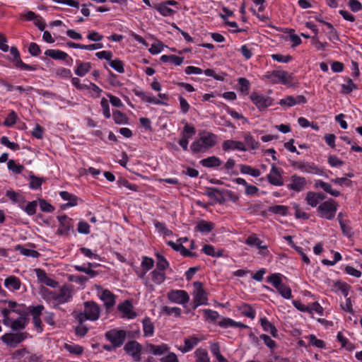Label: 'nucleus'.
Here are the masks:
<instances>
[{
	"label": "nucleus",
	"mask_w": 362,
	"mask_h": 362,
	"mask_svg": "<svg viewBox=\"0 0 362 362\" xmlns=\"http://www.w3.org/2000/svg\"><path fill=\"white\" fill-rule=\"evenodd\" d=\"M100 298L104 302L107 310H109L115 304V296L109 290H103Z\"/></svg>",
	"instance_id": "19"
},
{
	"label": "nucleus",
	"mask_w": 362,
	"mask_h": 362,
	"mask_svg": "<svg viewBox=\"0 0 362 362\" xmlns=\"http://www.w3.org/2000/svg\"><path fill=\"white\" fill-rule=\"evenodd\" d=\"M28 322V319L25 316H20L16 320H14L11 325V329L13 331H17L20 329H23L25 327L27 323Z\"/></svg>",
	"instance_id": "29"
},
{
	"label": "nucleus",
	"mask_w": 362,
	"mask_h": 362,
	"mask_svg": "<svg viewBox=\"0 0 362 362\" xmlns=\"http://www.w3.org/2000/svg\"><path fill=\"white\" fill-rule=\"evenodd\" d=\"M100 314L99 305L94 301L84 303V311L76 314V318L79 324H83L86 320L95 321Z\"/></svg>",
	"instance_id": "1"
},
{
	"label": "nucleus",
	"mask_w": 362,
	"mask_h": 362,
	"mask_svg": "<svg viewBox=\"0 0 362 362\" xmlns=\"http://www.w3.org/2000/svg\"><path fill=\"white\" fill-rule=\"evenodd\" d=\"M156 257L158 260L156 264L157 269L160 271L165 270L169 266L168 262L160 254H156Z\"/></svg>",
	"instance_id": "49"
},
{
	"label": "nucleus",
	"mask_w": 362,
	"mask_h": 362,
	"mask_svg": "<svg viewBox=\"0 0 362 362\" xmlns=\"http://www.w3.org/2000/svg\"><path fill=\"white\" fill-rule=\"evenodd\" d=\"M262 241L259 238L256 237L255 235L248 236L245 241V243L250 246H255L258 249L267 250L268 246L266 245H262Z\"/></svg>",
	"instance_id": "31"
},
{
	"label": "nucleus",
	"mask_w": 362,
	"mask_h": 362,
	"mask_svg": "<svg viewBox=\"0 0 362 362\" xmlns=\"http://www.w3.org/2000/svg\"><path fill=\"white\" fill-rule=\"evenodd\" d=\"M100 105L103 108V113L104 116L106 118H110L111 115H110L108 101L105 98H103L101 100V102H100Z\"/></svg>",
	"instance_id": "59"
},
{
	"label": "nucleus",
	"mask_w": 362,
	"mask_h": 362,
	"mask_svg": "<svg viewBox=\"0 0 362 362\" xmlns=\"http://www.w3.org/2000/svg\"><path fill=\"white\" fill-rule=\"evenodd\" d=\"M200 163L206 168H214L220 166L221 161L218 157L213 156L201 160Z\"/></svg>",
	"instance_id": "25"
},
{
	"label": "nucleus",
	"mask_w": 362,
	"mask_h": 362,
	"mask_svg": "<svg viewBox=\"0 0 362 362\" xmlns=\"http://www.w3.org/2000/svg\"><path fill=\"white\" fill-rule=\"evenodd\" d=\"M291 182L288 185V188L296 192L303 190L307 183L305 177L296 175L291 176Z\"/></svg>",
	"instance_id": "15"
},
{
	"label": "nucleus",
	"mask_w": 362,
	"mask_h": 362,
	"mask_svg": "<svg viewBox=\"0 0 362 362\" xmlns=\"http://www.w3.org/2000/svg\"><path fill=\"white\" fill-rule=\"evenodd\" d=\"M315 188H322L325 192L330 194L331 195L337 197L340 195V192L337 190L333 189L330 184L323 182L322 180H316L315 182Z\"/></svg>",
	"instance_id": "22"
},
{
	"label": "nucleus",
	"mask_w": 362,
	"mask_h": 362,
	"mask_svg": "<svg viewBox=\"0 0 362 362\" xmlns=\"http://www.w3.org/2000/svg\"><path fill=\"white\" fill-rule=\"evenodd\" d=\"M123 349L126 354L130 356L134 361L139 362L141 360L143 346L137 341H129L124 344Z\"/></svg>",
	"instance_id": "5"
},
{
	"label": "nucleus",
	"mask_w": 362,
	"mask_h": 362,
	"mask_svg": "<svg viewBox=\"0 0 362 362\" xmlns=\"http://www.w3.org/2000/svg\"><path fill=\"white\" fill-rule=\"evenodd\" d=\"M291 165L294 168H297L300 169V170L305 172V173H318L320 170V169L315 165L313 163H303V162H299V161H292Z\"/></svg>",
	"instance_id": "17"
},
{
	"label": "nucleus",
	"mask_w": 362,
	"mask_h": 362,
	"mask_svg": "<svg viewBox=\"0 0 362 362\" xmlns=\"http://www.w3.org/2000/svg\"><path fill=\"white\" fill-rule=\"evenodd\" d=\"M214 227L215 225L214 223L201 220L197 223L195 229L201 233H210L214 230Z\"/></svg>",
	"instance_id": "24"
},
{
	"label": "nucleus",
	"mask_w": 362,
	"mask_h": 362,
	"mask_svg": "<svg viewBox=\"0 0 362 362\" xmlns=\"http://www.w3.org/2000/svg\"><path fill=\"white\" fill-rule=\"evenodd\" d=\"M310 344L313 346H315L318 348H324L325 347V343L324 341L321 339H318L314 334H310L309 336Z\"/></svg>",
	"instance_id": "57"
},
{
	"label": "nucleus",
	"mask_w": 362,
	"mask_h": 362,
	"mask_svg": "<svg viewBox=\"0 0 362 362\" xmlns=\"http://www.w3.org/2000/svg\"><path fill=\"white\" fill-rule=\"evenodd\" d=\"M30 187L32 188V189H38L40 187L42 182H43V179L42 178H40L38 177H36L35 175H30Z\"/></svg>",
	"instance_id": "52"
},
{
	"label": "nucleus",
	"mask_w": 362,
	"mask_h": 362,
	"mask_svg": "<svg viewBox=\"0 0 362 362\" xmlns=\"http://www.w3.org/2000/svg\"><path fill=\"white\" fill-rule=\"evenodd\" d=\"M196 362H210L207 351L204 349H197L195 351Z\"/></svg>",
	"instance_id": "40"
},
{
	"label": "nucleus",
	"mask_w": 362,
	"mask_h": 362,
	"mask_svg": "<svg viewBox=\"0 0 362 362\" xmlns=\"http://www.w3.org/2000/svg\"><path fill=\"white\" fill-rule=\"evenodd\" d=\"M305 201L307 204L312 207H315L319 203V201L315 196V192H308L306 194Z\"/></svg>",
	"instance_id": "47"
},
{
	"label": "nucleus",
	"mask_w": 362,
	"mask_h": 362,
	"mask_svg": "<svg viewBox=\"0 0 362 362\" xmlns=\"http://www.w3.org/2000/svg\"><path fill=\"white\" fill-rule=\"evenodd\" d=\"M133 305L129 300H125L118 305V310L122 312L125 317L129 319L134 318L136 316V313L132 311Z\"/></svg>",
	"instance_id": "20"
},
{
	"label": "nucleus",
	"mask_w": 362,
	"mask_h": 362,
	"mask_svg": "<svg viewBox=\"0 0 362 362\" xmlns=\"http://www.w3.org/2000/svg\"><path fill=\"white\" fill-rule=\"evenodd\" d=\"M260 323L265 332H269L273 337H276L278 335V331L275 326L268 321L266 318H261Z\"/></svg>",
	"instance_id": "26"
},
{
	"label": "nucleus",
	"mask_w": 362,
	"mask_h": 362,
	"mask_svg": "<svg viewBox=\"0 0 362 362\" xmlns=\"http://www.w3.org/2000/svg\"><path fill=\"white\" fill-rule=\"evenodd\" d=\"M195 291L193 301V309H196L200 305L207 304V297L205 291L203 289L202 284L199 281L193 283Z\"/></svg>",
	"instance_id": "9"
},
{
	"label": "nucleus",
	"mask_w": 362,
	"mask_h": 362,
	"mask_svg": "<svg viewBox=\"0 0 362 362\" xmlns=\"http://www.w3.org/2000/svg\"><path fill=\"white\" fill-rule=\"evenodd\" d=\"M110 66L117 71L118 73L122 74L124 72V64L120 59L111 60L109 62Z\"/></svg>",
	"instance_id": "50"
},
{
	"label": "nucleus",
	"mask_w": 362,
	"mask_h": 362,
	"mask_svg": "<svg viewBox=\"0 0 362 362\" xmlns=\"http://www.w3.org/2000/svg\"><path fill=\"white\" fill-rule=\"evenodd\" d=\"M10 52L13 57V62L15 63V66L16 67L30 71L36 69L35 66L25 64L22 62L20 57V53L16 47H11L10 49Z\"/></svg>",
	"instance_id": "14"
},
{
	"label": "nucleus",
	"mask_w": 362,
	"mask_h": 362,
	"mask_svg": "<svg viewBox=\"0 0 362 362\" xmlns=\"http://www.w3.org/2000/svg\"><path fill=\"white\" fill-rule=\"evenodd\" d=\"M112 117L115 122L117 124H123L128 122L127 116L119 110L113 111Z\"/></svg>",
	"instance_id": "41"
},
{
	"label": "nucleus",
	"mask_w": 362,
	"mask_h": 362,
	"mask_svg": "<svg viewBox=\"0 0 362 362\" xmlns=\"http://www.w3.org/2000/svg\"><path fill=\"white\" fill-rule=\"evenodd\" d=\"M6 196L13 202L16 203L23 201V197L13 190H8L6 192Z\"/></svg>",
	"instance_id": "61"
},
{
	"label": "nucleus",
	"mask_w": 362,
	"mask_h": 362,
	"mask_svg": "<svg viewBox=\"0 0 362 362\" xmlns=\"http://www.w3.org/2000/svg\"><path fill=\"white\" fill-rule=\"evenodd\" d=\"M1 313L4 316V319H3L4 325H5L6 326L10 327L11 328V325H12V322H13V320L9 317L10 310L4 308L1 310Z\"/></svg>",
	"instance_id": "58"
},
{
	"label": "nucleus",
	"mask_w": 362,
	"mask_h": 362,
	"mask_svg": "<svg viewBox=\"0 0 362 362\" xmlns=\"http://www.w3.org/2000/svg\"><path fill=\"white\" fill-rule=\"evenodd\" d=\"M281 173V170L277 168L275 164H273L272 165L271 172L267 177L268 182L272 185L282 186L284 185V181Z\"/></svg>",
	"instance_id": "12"
},
{
	"label": "nucleus",
	"mask_w": 362,
	"mask_h": 362,
	"mask_svg": "<svg viewBox=\"0 0 362 362\" xmlns=\"http://www.w3.org/2000/svg\"><path fill=\"white\" fill-rule=\"evenodd\" d=\"M342 93L345 94L350 93L353 90L356 89V85L353 82L351 78L347 81V84H342Z\"/></svg>",
	"instance_id": "53"
},
{
	"label": "nucleus",
	"mask_w": 362,
	"mask_h": 362,
	"mask_svg": "<svg viewBox=\"0 0 362 362\" xmlns=\"http://www.w3.org/2000/svg\"><path fill=\"white\" fill-rule=\"evenodd\" d=\"M239 310L243 315L249 318L254 319L255 317V310L248 304H243L239 307Z\"/></svg>",
	"instance_id": "39"
},
{
	"label": "nucleus",
	"mask_w": 362,
	"mask_h": 362,
	"mask_svg": "<svg viewBox=\"0 0 362 362\" xmlns=\"http://www.w3.org/2000/svg\"><path fill=\"white\" fill-rule=\"evenodd\" d=\"M267 281L274 286L283 298L286 299H290L292 298L291 288L282 283L279 274H273L270 275L267 278Z\"/></svg>",
	"instance_id": "3"
},
{
	"label": "nucleus",
	"mask_w": 362,
	"mask_h": 362,
	"mask_svg": "<svg viewBox=\"0 0 362 362\" xmlns=\"http://www.w3.org/2000/svg\"><path fill=\"white\" fill-rule=\"evenodd\" d=\"M153 7L163 16H171L176 13L175 11L169 8L168 6L165 5L163 2L156 4Z\"/></svg>",
	"instance_id": "34"
},
{
	"label": "nucleus",
	"mask_w": 362,
	"mask_h": 362,
	"mask_svg": "<svg viewBox=\"0 0 362 362\" xmlns=\"http://www.w3.org/2000/svg\"><path fill=\"white\" fill-rule=\"evenodd\" d=\"M134 93L136 95L139 96L142 100L148 102V103H153L155 104H165V103L162 102L161 100H157L155 98L151 97L147 95L144 92L139 90L134 89Z\"/></svg>",
	"instance_id": "32"
},
{
	"label": "nucleus",
	"mask_w": 362,
	"mask_h": 362,
	"mask_svg": "<svg viewBox=\"0 0 362 362\" xmlns=\"http://www.w3.org/2000/svg\"><path fill=\"white\" fill-rule=\"evenodd\" d=\"M279 104L282 107H292L297 104L296 98L291 95L281 99Z\"/></svg>",
	"instance_id": "48"
},
{
	"label": "nucleus",
	"mask_w": 362,
	"mask_h": 362,
	"mask_svg": "<svg viewBox=\"0 0 362 362\" xmlns=\"http://www.w3.org/2000/svg\"><path fill=\"white\" fill-rule=\"evenodd\" d=\"M222 148L224 151H228L230 150H239L242 151H247V148L243 142L232 139L224 141L222 144Z\"/></svg>",
	"instance_id": "16"
},
{
	"label": "nucleus",
	"mask_w": 362,
	"mask_h": 362,
	"mask_svg": "<svg viewBox=\"0 0 362 362\" xmlns=\"http://www.w3.org/2000/svg\"><path fill=\"white\" fill-rule=\"evenodd\" d=\"M8 170H11L16 174H20L24 169L22 165L16 164L13 160H9L7 163Z\"/></svg>",
	"instance_id": "46"
},
{
	"label": "nucleus",
	"mask_w": 362,
	"mask_h": 362,
	"mask_svg": "<svg viewBox=\"0 0 362 362\" xmlns=\"http://www.w3.org/2000/svg\"><path fill=\"white\" fill-rule=\"evenodd\" d=\"M288 208L283 205H275L269 206L268 211L275 214L285 216L287 214Z\"/></svg>",
	"instance_id": "43"
},
{
	"label": "nucleus",
	"mask_w": 362,
	"mask_h": 362,
	"mask_svg": "<svg viewBox=\"0 0 362 362\" xmlns=\"http://www.w3.org/2000/svg\"><path fill=\"white\" fill-rule=\"evenodd\" d=\"M28 336L27 332L6 333L4 334L1 339L7 346L16 348L18 344L25 340Z\"/></svg>",
	"instance_id": "7"
},
{
	"label": "nucleus",
	"mask_w": 362,
	"mask_h": 362,
	"mask_svg": "<svg viewBox=\"0 0 362 362\" xmlns=\"http://www.w3.org/2000/svg\"><path fill=\"white\" fill-rule=\"evenodd\" d=\"M52 298L59 303H65L71 297V290L66 286H63L59 293L51 292Z\"/></svg>",
	"instance_id": "13"
},
{
	"label": "nucleus",
	"mask_w": 362,
	"mask_h": 362,
	"mask_svg": "<svg viewBox=\"0 0 362 362\" xmlns=\"http://www.w3.org/2000/svg\"><path fill=\"white\" fill-rule=\"evenodd\" d=\"M16 119H17V115L16 114V112L14 111H11L8 114V115L6 118V119L4 120V125H5L6 127H11L16 123Z\"/></svg>",
	"instance_id": "54"
},
{
	"label": "nucleus",
	"mask_w": 362,
	"mask_h": 362,
	"mask_svg": "<svg viewBox=\"0 0 362 362\" xmlns=\"http://www.w3.org/2000/svg\"><path fill=\"white\" fill-rule=\"evenodd\" d=\"M28 52L32 56L36 57L40 54L41 49L37 44L31 42L28 47Z\"/></svg>",
	"instance_id": "62"
},
{
	"label": "nucleus",
	"mask_w": 362,
	"mask_h": 362,
	"mask_svg": "<svg viewBox=\"0 0 362 362\" xmlns=\"http://www.w3.org/2000/svg\"><path fill=\"white\" fill-rule=\"evenodd\" d=\"M58 219L60 223V226L57 230L58 234L67 235L71 227V219L69 218L66 215L58 216Z\"/></svg>",
	"instance_id": "18"
},
{
	"label": "nucleus",
	"mask_w": 362,
	"mask_h": 362,
	"mask_svg": "<svg viewBox=\"0 0 362 362\" xmlns=\"http://www.w3.org/2000/svg\"><path fill=\"white\" fill-rule=\"evenodd\" d=\"M15 250L19 251L22 255H23L25 256L32 257H35V258H37L40 255L37 251L26 249L21 245H17L15 247Z\"/></svg>",
	"instance_id": "35"
},
{
	"label": "nucleus",
	"mask_w": 362,
	"mask_h": 362,
	"mask_svg": "<svg viewBox=\"0 0 362 362\" xmlns=\"http://www.w3.org/2000/svg\"><path fill=\"white\" fill-rule=\"evenodd\" d=\"M244 139L246 145L250 146L252 149H257L259 148V143L256 141L250 134H247L244 136Z\"/></svg>",
	"instance_id": "45"
},
{
	"label": "nucleus",
	"mask_w": 362,
	"mask_h": 362,
	"mask_svg": "<svg viewBox=\"0 0 362 362\" xmlns=\"http://www.w3.org/2000/svg\"><path fill=\"white\" fill-rule=\"evenodd\" d=\"M154 264V261L152 258L144 257L142 262L141 266L144 269V272L139 275L141 278H143L144 275L146 274V272L152 269Z\"/></svg>",
	"instance_id": "38"
},
{
	"label": "nucleus",
	"mask_w": 362,
	"mask_h": 362,
	"mask_svg": "<svg viewBox=\"0 0 362 362\" xmlns=\"http://www.w3.org/2000/svg\"><path fill=\"white\" fill-rule=\"evenodd\" d=\"M199 341V339L193 336L190 338L185 339V346L182 347H180L179 350L182 353H187L191 351Z\"/></svg>",
	"instance_id": "23"
},
{
	"label": "nucleus",
	"mask_w": 362,
	"mask_h": 362,
	"mask_svg": "<svg viewBox=\"0 0 362 362\" xmlns=\"http://www.w3.org/2000/svg\"><path fill=\"white\" fill-rule=\"evenodd\" d=\"M334 287L339 289L345 297L348 296L349 291L351 288V286L348 284L341 281H336L334 283Z\"/></svg>",
	"instance_id": "44"
},
{
	"label": "nucleus",
	"mask_w": 362,
	"mask_h": 362,
	"mask_svg": "<svg viewBox=\"0 0 362 362\" xmlns=\"http://www.w3.org/2000/svg\"><path fill=\"white\" fill-rule=\"evenodd\" d=\"M147 349L156 356H160L166 353L169 350V346L166 344H162L160 345H154L153 344H147Z\"/></svg>",
	"instance_id": "21"
},
{
	"label": "nucleus",
	"mask_w": 362,
	"mask_h": 362,
	"mask_svg": "<svg viewBox=\"0 0 362 362\" xmlns=\"http://www.w3.org/2000/svg\"><path fill=\"white\" fill-rule=\"evenodd\" d=\"M60 197L64 199L69 201L66 204L67 206H74L77 205L78 198L76 195L69 193L66 191H62L59 192Z\"/></svg>",
	"instance_id": "30"
},
{
	"label": "nucleus",
	"mask_w": 362,
	"mask_h": 362,
	"mask_svg": "<svg viewBox=\"0 0 362 362\" xmlns=\"http://www.w3.org/2000/svg\"><path fill=\"white\" fill-rule=\"evenodd\" d=\"M160 362H179L177 355L170 352L167 356L160 358Z\"/></svg>",
	"instance_id": "64"
},
{
	"label": "nucleus",
	"mask_w": 362,
	"mask_h": 362,
	"mask_svg": "<svg viewBox=\"0 0 362 362\" xmlns=\"http://www.w3.org/2000/svg\"><path fill=\"white\" fill-rule=\"evenodd\" d=\"M37 206V204L36 201L28 202L25 208V211L28 215H33L36 212Z\"/></svg>",
	"instance_id": "63"
},
{
	"label": "nucleus",
	"mask_w": 362,
	"mask_h": 362,
	"mask_svg": "<svg viewBox=\"0 0 362 362\" xmlns=\"http://www.w3.org/2000/svg\"><path fill=\"white\" fill-rule=\"evenodd\" d=\"M45 54L58 60H65L68 57L66 52L58 49H47L45 51Z\"/></svg>",
	"instance_id": "27"
},
{
	"label": "nucleus",
	"mask_w": 362,
	"mask_h": 362,
	"mask_svg": "<svg viewBox=\"0 0 362 362\" xmlns=\"http://www.w3.org/2000/svg\"><path fill=\"white\" fill-rule=\"evenodd\" d=\"M204 313L206 318L207 320H210L212 322H215L219 317L218 312L210 309L204 310Z\"/></svg>",
	"instance_id": "56"
},
{
	"label": "nucleus",
	"mask_w": 362,
	"mask_h": 362,
	"mask_svg": "<svg viewBox=\"0 0 362 362\" xmlns=\"http://www.w3.org/2000/svg\"><path fill=\"white\" fill-rule=\"evenodd\" d=\"M21 281L15 276H10L4 281V285L7 288H12L14 290H18L21 287Z\"/></svg>",
	"instance_id": "33"
},
{
	"label": "nucleus",
	"mask_w": 362,
	"mask_h": 362,
	"mask_svg": "<svg viewBox=\"0 0 362 362\" xmlns=\"http://www.w3.org/2000/svg\"><path fill=\"white\" fill-rule=\"evenodd\" d=\"M250 98L260 111L264 110L273 103V99L272 98L260 95L257 92L252 93L250 95Z\"/></svg>",
	"instance_id": "10"
},
{
	"label": "nucleus",
	"mask_w": 362,
	"mask_h": 362,
	"mask_svg": "<svg viewBox=\"0 0 362 362\" xmlns=\"http://www.w3.org/2000/svg\"><path fill=\"white\" fill-rule=\"evenodd\" d=\"M152 280L157 284H160L165 279V274L163 271L154 269L151 272Z\"/></svg>",
	"instance_id": "42"
},
{
	"label": "nucleus",
	"mask_w": 362,
	"mask_h": 362,
	"mask_svg": "<svg viewBox=\"0 0 362 362\" xmlns=\"http://www.w3.org/2000/svg\"><path fill=\"white\" fill-rule=\"evenodd\" d=\"M184 60V57H178L176 55H163L160 57V61L163 63L170 62L177 66H180Z\"/></svg>",
	"instance_id": "37"
},
{
	"label": "nucleus",
	"mask_w": 362,
	"mask_h": 362,
	"mask_svg": "<svg viewBox=\"0 0 362 362\" xmlns=\"http://www.w3.org/2000/svg\"><path fill=\"white\" fill-rule=\"evenodd\" d=\"M91 69V64L89 62H80L75 70V74L79 76H85Z\"/></svg>",
	"instance_id": "36"
},
{
	"label": "nucleus",
	"mask_w": 362,
	"mask_h": 362,
	"mask_svg": "<svg viewBox=\"0 0 362 362\" xmlns=\"http://www.w3.org/2000/svg\"><path fill=\"white\" fill-rule=\"evenodd\" d=\"M238 83L240 86V90L242 93L247 95L250 90V82L245 78H239Z\"/></svg>",
	"instance_id": "51"
},
{
	"label": "nucleus",
	"mask_w": 362,
	"mask_h": 362,
	"mask_svg": "<svg viewBox=\"0 0 362 362\" xmlns=\"http://www.w3.org/2000/svg\"><path fill=\"white\" fill-rule=\"evenodd\" d=\"M65 347L70 353L76 355H81L83 351V348L79 345L66 344Z\"/></svg>",
	"instance_id": "55"
},
{
	"label": "nucleus",
	"mask_w": 362,
	"mask_h": 362,
	"mask_svg": "<svg viewBox=\"0 0 362 362\" xmlns=\"http://www.w3.org/2000/svg\"><path fill=\"white\" fill-rule=\"evenodd\" d=\"M217 136L213 133L207 132L206 135L192 143L190 149L193 153L204 152L216 145Z\"/></svg>",
	"instance_id": "2"
},
{
	"label": "nucleus",
	"mask_w": 362,
	"mask_h": 362,
	"mask_svg": "<svg viewBox=\"0 0 362 362\" xmlns=\"http://www.w3.org/2000/svg\"><path fill=\"white\" fill-rule=\"evenodd\" d=\"M168 299L173 303L185 304L189 300L188 293L184 290H175L168 293Z\"/></svg>",
	"instance_id": "11"
},
{
	"label": "nucleus",
	"mask_w": 362,
	"mask_h": 362,
	"mask_svg": "<svg viewBox=\"0 0 362 362\" xmlns=\"http://www.w3.org/2000/svg\"><path fill=\"white\" fill-rule=\"evenodd\" d=\"M337 209V204L333 199H329L320 204L317 212L320 217L332 220L334 218Z\"/></svg>",
	"instance_id": "4"
},
{
	"label": "nucleus",
	"mask_w": 362,
	"mask_h": 362,
	"mask_svg": "<svg viewBox=\"0 0 362 362\" xmlns=\"http://www.w3.org/2000/svg\"><path fill=\"white\" fill-rule=\"evenodd\" d=\"M142 323L144 336H152L154 333V325L151 320L146 317L143 320Z\"/></svg>",
	"instance_id": "28"
},
{
	"label": "nucleus",
	"mask_w": 362,
	"mask_h": 362,
	"mask_svg": "<svg viewBox=\"0 0 362 362\" xmlns=\"http://www.w3.org/2000/svg\"><path fill=\"white\" fill-rule=\"evenodd\" d=\"M127 332L123 329H112L107 332L105 338L117 348L122 346L126 340Z\"/></svg>",
	"instance_id": "6"
},
{
	"label": "nucleus",
	"mask_w": 362,
	"mask_h": 362,
	"mask_svg": "<svg viewBox=\"0 0 362 362\" xmlns=\"http://www.w3.org/2000/svg\"><path fill=\"white\" fill-rule=\"evenodd\" d=\"M267 78L273 83H280L284 85H291L293 81V76L283 70L273 71L267 75Z\"/></svg>",
	"instance_id": "8"
},
{
	"label": "nucleus",
	"mask_w": 362,
	"mask_h": 362,
	"mask_svg": "<svg viewBox=\"0 0 362 362\" xmlns=\"http://www.w3.org/2000/svg\"><path fill=\"white\" fill-rule=\"evenodd\" d=\"M195 133H196L195 128L193 126H191L189 124L186 123L183 127V131L182 132V135H187L188 136V138L189 139L194 134H195Z\"/></svg>",
	"instance_id": "60"
}]
</instances>
